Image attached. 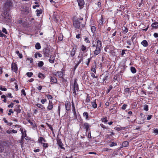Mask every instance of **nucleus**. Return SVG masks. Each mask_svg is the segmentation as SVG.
I'll return each instance as SVG.
<instances>
[{
	"label": "nucleus",
	"instance_id": "obj_24",
	"mask_svg": "<svg viewBox=\"0 0 158 158\" xmlns=\"http://www.w3.org/2000/svg\"><path fill=\"white\" fill-rule=\"evenodd\" d=\"M121 70L120 72V73H123L124 71L125 70V69L127 67V66L125 64H124L122 65L121 67ZM121 75H122L121 74H120Z\"/></svg>",
	"mask_w": 158,
	"mask_h": 158
},
{
	"label": "nucleus",
	"instance_id": "obj_28",
	"mask_svg": "<svg viewBox=\"0 0 158 158\" xmlns=\"http://www.w3.org/2000/svg\"><path fill=\"white\" fill-rule=\"evenodd\" d=\"M109 78V74L108 73L106 74L103 77L102 80L103 81V83L105 81V83H106V81L108 80Z\"/></svg>",
	"mask_w": 158,
	"mask_h": 158
},
{
	"label": "nucleus",
	"instance_id": "obj_18",
	"mask_svg": "<svg viewBox=\"0 0 158 158\" xmlns=\"http://www.w3.org/2000/svg\"><path fill=\"white\" fill-rule=\"evenodd\" d=\"M3 16L4 18L8 19H10V16L8 13L7 11L4 10L3 14Z\"/></svg>",
	"mask_w": 158,
	"mask_h": 158
},
{
	"label": "nucleus",
	"instance_id": "obj_63",
	"mask_svg": "<svg viewBox=\"0 0 158 158\" xmlns=\"http://www.w3.org/2000/svg\"><path fill=\"white\" fill-rule=\"evenodd\" d=\"M144 110L146 111H148V106L145 105L144 106Z\"/></svg>",
	"mask_w": 158,
	"mask_h": 158
},
{
	"label": "nucleus",
	"instance_id": "obj_42",
	"mask_svg": "<svg viewBox=\"0 0 158 158\" xmlns=\"http://www.w3.org/2000/svg\"><path fill=\"white\" fill-rule=\"evenodd\" d=\"M6 95H2L1 97V98H4L3 101L5 103H6L7 102V100L6 99Z\"/></svg>",
	"mask_w": 158,
	"mask_h": 158
},
{
	"label": "nucleus",
	"instance_id": "obj_30",
	"mask_svg": "<svg viewBox=\"0 0 158 158\" xmlns=\"http://www.w3.org/2000/svg\"><path fill=\"white\" fill-rule=\"evenodd\" d=\"M129 144V142L127 141H124L122 143V146L123 147H127Z\"/></svg>",
	"mask_w": 158,
	"mask_h": 158
},
{
	"label": "nucleus",
	"instance_id": "obj_7",
	"mask_svg": "<svg viewBox=\"0 0 158 158\" xmlns=\"http://www.w3.org/2000/svg\"><path fill=\"white\" fill-rule=\"evenodd\" d=\"M12 3L10 1H7L4 4V9L6 10H8L10 9V8L12 7Z\"/></svg>",
	"mask_w": 158,
	"mask_h": 158
},
{
	"label": "nucleus",
	"instance_id": "obj_53",
	"mask_svg": "<svg viewBox=\"0 0 158 158\" xmlns=\"http://www.w3.org/2000/svg\"><path fill=\"white\" fill-rule=\"evenodd\" d=\"M44 140V138L43 137H40L38 139V141L39 143H43L42 141Z\"/></svg>",
	"mask_w": 158,
	"mask_h": 158
},
{
	"label": "nucleus",
	"instance_id": "obj_17",
	"mask_svg": "<svg viewBox=\"0 0 158 158\" xmlns=\"http://www.w3.org/2000/svg\"><path fill=\"white\" fill-rule=\"evenodd\" d=\"M53 108V103L52 101L49 100L47 107L48 110H52Z\"/></svg>",
	"mask_w": 158,
	"mask_h": 158
},
{
	"label": "nucleus",
	"instance_id": "obj_9",
	"mask_svg": "<svg viewBox=\"0 0 158 158\" xmlns=\"http://www.w3.org/2000/svg\"><path fill=\"white\" fill-rule=\"evenodd\" d=\"M18 67L16 63L12 62L11 65V70L16 73H17Z\"/></svg>",
	"mask_w": 158,
	"mask_h": 158
},
{
	"label": "nucleus",
	"instance_id": "obj_39",
	"mask_svg": "<svg viewBox=\"0 0 158 158\" xmlns=\"http://www.w3.org/2000/svg\"><path fill=\"white\" fill-rule=\"evenodd\" d=\"M36 106L39 108L42 109H45V108L44 107L43 105L41 104L37 103L36 104Z\"/></svg>",
	"mask_w": 158,
	"mask_h": 158
},
{
	"label": "nucleus",
	"instance_id": "obj_40",
	"mask_svg": "<svg viewBox=\"0 0 158 158\" xmlns=\"http://www.w3.org/2000/svg\"><path fill=\"white\" fill-rule=\"evenodd\" d=\"M87 94V97H86V98L85 100V102H86L88 103L90 102V97L89 96V95L88 94Z\"/></svg>",
	"mask_w": 158,
	"mask_h": 158
},
{
	"label": "nucleus",
	"instance_id": "obj_6",
	"mask_svg": "<svg viewBox=\"0 0 158 158\" xmlns=\"http://www.w3.org/2000/svg\"><path fill=\"white\" fill-rule=\"evenodd\" d=\"M57 144L59 147L61 149H64V148L63 147L64 144L62 143L61 139L59 138L58 135H57L56 137Z\"/></svg>",
	"mask_w": 158,
	"mask_h": 158
},
{
	"label": "nucleus",
	"instance_id": "obj_48",
	"mask_svg": "<svg viewBox=\"0 0 158 158\" xmlns=\"http://www.w3.org/2000/svg\"><path fill=\"white\" fill-rule=\"evenodd\" d=\"M24 134H23V137L24 138L26 139L27 140V136L26 134V131L25 129H24Z\"/></svg>",
	"mask_w": 158,
	"mask_h": 158
},
{
	"label": "nucleus",
	"instance_id": "obj_12",
	"mask_svg": "<svg viewBox=\"0 0 158 158\" xmlns=\"http://www.w3.org/2000/svg\"><path fill=\"white\" fill-rule=\"evenodd\" d=\"M80 9L83 8L85 5V2L84 0H77Z\"/></svg>",
	"mask_w": 158,
	"mask_h": 158
},
{
	"label": "nucleus",
	"instance_id": "obj_47",
	"mask_svg": "<svg viewBox=\"0 0 158 158\" xmlns=\"http://www.w3.org/2000/svg\"><path fill=\"white\" fill-rule=\"evenodd\" d=\"M91 58H89L86 61L85 63L87 66H89V63L91 60Z\"/></svg>",
	"mask_w": 158,
	"mask_h": 158
},
{
	"label": "nucleus",
	"instance_id": "obj_55",
	"mask_svg": "<svg viewBox=\"0 0 158 158\" xmlns=\"http://www.w3.org/2000/svg\"><path fill=\"white\" fill-rule=\"evenodd\" d=\"M100 125L102 128L105 129H107L108 128L106 126L104 125V124H103L102 123L100 124Z\"/></svg>",
	"mask_w": 158,
	"mask_h": 158
},
{
	"label": "nucleus",
	"instance_id": "obj_61",
	"mask_svg": "<svg viewBox=\"0 0 158 158\" xmlns=\"http://www.w3.org/2000/svg\"><path fill=\"white\" fill-rule=\"evenodd\" d=\"M46 124H47V126L49 127V128L50 129L51 131L52 132L53 131V129L52 126L51 125L48 124V123H46Z\"/></svg>",
	"mask_w": 158,
	"mask_h": 158
},
{
	"label": "nucleus",
	"instance_id": "obj_32",
	"mask_svg": "<svg viewBox=\"0 0 158 158\" xmlns=\"http://www.w3.org/2000/svg\"><path fill=\"white\" fill-rule=\"evenodd\" d=\"M38 77L42 79H44L45 77V75L40 73H39Z\"/></svg>",
	"mask_w": 158,
	"mask_h": 158
},
{
	"label": "nucleus",
	"instance_id": "obj_4",
	"mask_svg": "<svg viewBox=\"0 0 158 158\" xmlns=\"http://www.w3.org/2000/svg\"><path fill=\"white\" fill-rule=\"evenodd\" d=\"M77 79L76 78L74 79V82L73 87V93L75 95H76V91H79V85L77 82Z\"/></svg>",
	"mask_w": 158,
	"mask_h": 158
},
{
	"label": "nucleus",
	"instance_id": "obj_50",
	"mask_svg": "<svg viewBox=\"0 0 158 158\" xmlns=\"http://www.w3.org/2000/svg\"><path fill=\"white\" fill-rule=\"evenodd\" d=\"M109 146L110 147L114 146L117 145V143L116 142H112L110 144H109Z\"/></svg>",
	"mask_w": 158,
	"mask_h": 158
},
{
	"label": "nucleus",
	"instance_id": "obj_5",
	"mask_svg": "<svg viewBox=\"0 0 158 158\" xmlns=\"http://www.w3.org/2000/svg\"><path fill=\"white\" fill-rule=\"evenodd\" d=\"M82 126L83 129L85 130L86 133L87 132L89 131L90 130L91 125L89 123L87 122L85 123L82 124Z\"/></svg>",
	"mask_w": 158,
	"mask_h": 158
},
{
	"label": "nucleus",
	"instance_id": "obj_51",
	"mask_svg": "<svg viewBox=\"0 0 158 158\" xmlns=\"http://www.w3.org/2000/svg\"><path fill=\"white\" fill-rule=\"evenodd\" d=\"M95 66H92L91 67V70L94 72V73H96V69H95Z\"/></svg>",
	"mask_w": 158,
	"mask_h": 158
},
{
	"label": "nucleus",
	"instance_id": "obj_35",
	"mask_svg": "<svg viewBox=\"0 0 158 158\" xmlns=\"http://www.w3.org/2000/svg\"><path fill=\"white\" fill-rule=\"evenodd\" d=\"M35 47L36 49H40L41 46L40 43L38 42L36 43L35 45Z\"/></svg>",
	"mask_w": 158,
	"mask_h": 158
},
{
	"label": "nucleus",
	"instance_id": "obj_2",
	"mask_svg": "<svg viewBox=\"0 0 158 158\" xmlns=\"http://www.w3.org/2000/svg\"><path fill=\"white\" fill-rule=\"evenodd\" d=\"M86 25V22L83 20L82 17H80L73 21V25L76 29H80L81 30L84 28Z\"/></svg>",
	"mask_w": 158,
	"mask_h": 158
},
{
	"label": "nucleus",
	"instance_id": "obj_60",
	"mask_svg": "<svg viewBox=\"0 0 158 158\" xmlns=\"http://www.w3.org/2000/svg\"><path fill=\"white\" fill-rule=\"evenodd\" d=\"M21 93L22 94V95L23 94L24 97L26 96V93L25 92V90L24 89H22V90H21Z\"/></svg>",
	"mask_w": 158,
	"mask_h": 158
},
{
	"label": "nucleus",
	"instance_id": "obj_29",
	"mask_svg": "<svg viewBox=\"0 0 158 158\" xmlns=\"http://www.w3.org/2000/svg\"><path fill=\"white\" fill-rule=\"evenodd\" d=\"M84 41L86 44H89L90 41L89 40L88 36H84Z\"/></svg>",
	"mask_w": 158,
	"mask_h": 158
},
{
	"label": "nucleus",
	"instance_id": "obj_33",
	"mask_svg": "<svg viewBox=\"0 0 158 158\" xmlns=\"http://www.w3.org/2000/svg\"><path fill=\"white\" fill-rule=\"evenodd\" d=\"M36 12L37 16H39L42 13V10L41 9H37L36 10Z\"/></svg>",
	"mask_w": 158,
	"mask_h": 158
},
{
	"label": "nucleus",
	"instance_id": "obj_36",
	"mask_svg": "<svg viewBox=\"0 0 158 158\" xmlns=\"http://www.w3.org/2000/svg\"><path fill=\"white\" fill-rule=\"evenodd\" d=\"M78 63V61H75L74 62V64H75V66L74 67V68L73 69V71H75L76 69L77 68L79 65H77V63Z\"/></svg>",
	"mask_w": 158,
	"mask_h": 158
},
{
	"label": "nucleus",
	"instance_id": "obj_1",
	"mask_svg": "<svg viewBox=\"0 0 158 158\" xmlns=\"http://www.w3.org/2000/svg\"><path fill=\"white\" fill-rule=\"evenodd\" d=\"M95 41L96 42L94 41H93L91 47L95 49L93 53L94 54V56H96L101 52L102 48V44L101 40H98Z\"/></svg>",
	"mask_w": 158,
	"mask_h": 158
},
{
	"label": "nucleus",
	"instance_id": "obj_37",
	"mask_svg": "<svg viewBox=\"0 0 158 158\" xmlns=\"http://www.w3.org/2000/svg\"><path fill=\"white\" fill-rule=\"evenodd\" d=\"M58 40L60 41H62L63 39V36L62 33H60L58 35Z\"/></svg>",
	"mask_w": 158,
	"mask_h": 158
},
{
	"label": "nucleus",
	"instance_id": "obj_57",
	"mask_svg": "<svg viewBox=\"0 0 158 158\" xmlns=\"http://www.w3.org/2000/svg\"><path fill=\"white\" fill-rule=\"evenodd\" d=\"M0 37H4L5 38H6L7 37V36L6 35L3 34L2 31L0 30Z\"/></svg>",
	"mask_w": 158,
	"mask_h": 158
},
{
	"label": "nucleus",
	"instance_id": "obj_26",
	"mask_svg": "<svg viewBox=\"0 0 158 158\" xmlns=\"http://www.w3.org/2000/svg\"><path fill=\"white\" fill-rule=\"evenodd\" d=\"M91 76L93 77V78H96L95 82H98V76H96L93 73H90Z\"/></svg>",
	"mask_w": 158,
	"mask_h": 158
},
{
	"label": "nucleus",
	"instance_id": "obj_43",
	"mask_svg": "<svg viewBox=\"0 0 158 158\" xmlns=\"http://www.w3.org/2000/svg\"><path fill=\"white\" fill-rule=\"evenodd\" d=\"M114 129L116 130L117 131H120L122 130H124V127H116L114 128Z\"/></svg>",
	"mask_w": 158,
	"mask_h": 158
},
{
	"label": "nucleus",
	"instance_id": "obj_46",
	"mask_svg": "<svg viewBox=\"0 0 158 158\" xmlns=\"http://www.w3.org/2000/svg\"><path fill=\"white\" fill-rule=\"evenodd\" d=\"M24 11L26 14H27L29 12V9L28 7H26L24 9Z\"/></svg>",
	"mask_w": 158,
	"mask_h": 158
},
{
	"label": "nucleus",
	"instance_id": "obj_59",
	"mask_svg": "<svg viewBox=\"0 0 158 158\" xmlns=\"http://www.w3.org/2000/svg\"><path fill=\"white\" fill-rule=\"evenodd\" d=\"M122 30L124 32H125L126 33H127V32L128 31V29L125 27H123L122 28Z\"/></svg>",
	"mask_w": 158,
	"mask_h": 158
},
{
	"label": "nucleus",
	"instance_id": "obj_8",
	"mask_svg": "<svg viewBox=\"0 0 158 158\" xmlns=\"http://www.w3.org/2000/svg\"><path fill=\"white\" fill-rule=\"evenodd\" d=\"M72 112L73 113V116H74V118L73 119H77V110H76L74 104L73 103V101H72Z\"/></svg>",
	"mask_w": 158,
	"mask_h": 158
},
{
	"label": "nucleus",
	"instance_id": "obj_41",
	"mask_svg": "<svg viewBox=\"0 0 158 158\" xmlns=\"http://www.w3.org/2000/svg\"><path fill=\"white\" fill-rule=\"evenodd\" d=\"M101 120L102 122H104V123H106L107 122L108 120H107V117L106 116L105 117L102 118L101 119Z\"/></svg>",
	"mask_w": 158,
	"mask_h": 158
},
{
	"label": "nucleus",
	"instance_id": "obj_49",
	"mask_svg": "<svg viewBox=\"0 0 158 158\" xmlns=\"http://www.w3.org/2000/svg\"><path fill=\"white\" fill-rule=\"evenodd\" d=\"M44 64V63L42 61H40L38 63V66L39 67L43 66Z\"/></svg>",
	"mask_w": 158,
	"mask_h": 158
},
{
	"label": "nucleus",
	"instance_id": "obj_21",
	"mask_svg": "<svg viewBox=\"0 0 158 158\" xmlns=\"http://www.w3.org/2000/svg\"><path fill=\"white\" fill-rule=\"evenodd\" d=\"M57 74L59 78L61 79L63 77V72L62 71H57L55 72V74H54L55 76H56Z\"/></svg>",
	"mask_w": 158,
	"mask_h": 158
},
{
	"label": "nucleus",
	"instance_id": "obj_3",
	"mask_svg": "<svg viewBox=\"0 0 158 158\" xmlns=\"http://www.w3.org/2000/svg\"><path fill=\"white\" fill-rule=\"evenodd\" d=\"M72 47V49L69 51V58L73 59L77 49V46L76 45L74 44Z\"/></svg>",
	"mask_w": 158,
	"mask_h": 158
},
{
	"label": "nucleus",
	"instance_id": "obj_62",
	"mask_svg": "<svg viewBox=\"0 0 158 158\" xmlns=\"http://www.w3.org/2000/svg\"><path fill=\"white\" fill-rule=\"evenodd\" d=\"M24 138L23 137V136L22 135L21 137V139L20 141V143L22 144H23L24 143Z\"/></svg>",
	"mask_w": 158,
	"mask_h": 158
},
{
	"label": "nucleus",
	"instance_id": "obj_15",
	"mask_svg": "<svg viewBox=\"0 0 158 158\" xmlns=\"http://www.w3.org/2000/svg\"><path fill=\"white\" fill-rule=\"evenodd\" d=\"M50 79L51 84L57 83V79L54 76H50Z\"/></svg>",
	"mask_w": 158,
	"mask_h": 158
},
{
	"label": "nucleus",
	"instance_id": "obj_56",
	"mask_svg": "<svg viewBox=\"0 0 158 158\" xmlns=\"http://www.w3.org/2000/svg\"><path fill=\"white\" fill-rule=\"evenodd\" d=\"M26 74L28 77H30L33 75V73L32 72H27L26 73Z\"/></svg>",
	"mask_w": 158,
	"mask_h": 158
},
{
	"label": "nucleus",
	"instance_id": "obj_20",
	"mask_svg": "<svg viewBox=\"0 0 158 158\" xmlns=\"http://www.w3.org/2000/svg\"><path fill=\"white\" fill-rule=\"evenodd\" d=\"M83 116L85 118V120H89L90 118L89 116V114L88 112L85 111L83 113Z\"/></svg>",
	"mask_w": 158,
	"mask_h": 158
},
{
	"label": "nucleus",
	"instance_id": "obj_14",
	"mask_svg": "<svg viewBox=\"0 0 158 158\" xmlns=\"http://www.w3.org/2000/svg\"><path fill=\"white\" fill-rule=\"evenodd\" d=\"M80 47V52L81 51L83 53H85L88 51V48L84 44L81 45Z\"/></svg>",
	"mask_w": 158,
	"mask_h": 158
},
{
	"label": "nucleus",
	"instance_id": "obj_13",
	"mask_svg": "<svg viewBox=\"0 0 158 158\" xmlns=\"http://www.w3.org/2000/svg\"><path fill=\"white\" fill-rule=\"evenodd\" d=\"M104 17V16L103 15H102L101 19L98 22V27L99 28H101L103 24Z\"/></svg>",
	"mask_w": 158,
	"mask_h": 158
},
{
	"label": "nucleus",
	"instance_id": "obj_34",
	"mask_svg": "<svg viewBox=\"0 0 158 158\" xmlns=\"http://www.w3.org/2000/svg\"><path fill=\"white\" fill-rule=\"evenodd\" d=\"M130 70L132 73H135L136 72V69L134 67H131L130 68Z\"/></svg>",
	"mask_w": 158,
	"mask_h": 158
},
{
	"label": "nucleus",
	"instance_id": "obj_54",
	"mask_svg": "<svg viewBox=\"0 0 158 158\" xmlns=\"http://www.w3.org/2000/svg\"><path fill=\"white\" fill-rule=\"evenodd\" d=\"M18 22L19 24H21L22 26H24V21H23L22 20H19L18 21Z\"/></svg>",
	"mask_w": 158,
	"mask_h": 158
},
{
	"label": "nucleus",
	"instance_id": "obj_64",
	"mask_svg": "<svg viewBox=\"0 0 158 158\" xmlns=\"http://www.w3.org/2000/svg\"><path fill=\"white\" fill-rule=\"evenodd\" d=\"M14 113V111H13L12 109H10L9 110V112L8 113V115L10 116L11 115V114H13Z\"/></svg>",
	"mask_w": 158,
	"mask_h": 158
},
{
	"label": "nucleus",
	"instance_id": "obj_19",
	"mask_svg": "<svg viewBox=\"0 0 158 158\" xmlns=\"http://www.w3.org/2000/svg\"><path fill=\"white\" fill-rule=\"evenodd\" d=\"M66 110L67 111L71 109V104L70 102H67L65 104Z\"/></svg>",
	"mask_w": 158,
	"mask_h": 158
},
{
	"label": "nucleus",
	"instance_id": "obj_16",
	"mask_svg": "<svg viewBox=\"0 0 158 158\" xmlns=\"http://www.w3.org/2000/svg\"><path fill=\"white\" fill-rule=\"evenodd\" d=\"M61 79V80L60 79V80L61 81L63 84L65 88L67 87L68 86L69 83L67 80L64 78V77H62Z\"/></svg>",
	"mask_w": 158,
	"mask_h": 158
},
{
	"label": "nucleus",
	"instance_id": "obj_38",
	"mask_svg": "<svg viewBox=\"0 0 158 158\" xmlns=\"http://www.w3.org/2000/svg\"><path fill=\"white\" fill-rule=\"evenodd\" d=\"M4 151V147L3 144L0 143V152H2Z\"/></svg>",
	"mask_w": 158,
	"mask_h": 158
},
{
	"label": "nucleus",
	"instance_id": "obj_44",
	"mask_svg": "<svg viewBox=\"0 0 158 158\" xmlns=\"http://www.w3.org/2000/svg\"><path fill=\"white\" fill-rule=\"evenodd\" d=\"M42 146H43L44 148V149H46V148H47L48 147V143H41Z\"/></svg>",
	"mask_w": 158,
	"mask_h": 158
},
{
	"label": "nucleus",
	"instance_id": "obj_58",
	"mask_svg": "<svg viewBox=\"0 0 158 158\" xmlns=\"http://www.w3.org/2000/svg\"><path fill=\"white\" fill-rule=\"evenodd\" d=\"M119 76L118 75H114V78H113V79L114 80L118 81V78H119V77H118Z\"/></svg>",
	"mask_w": 158,
	"mask_h": 158
},
{
	"label": "nucleus",
	"instance_id": "obj_52",
	"mask_svg": "<svg viewBox=\"0 0 158 158\" xmlns=\"http://www.w3.org/2000/svg\"><path fill=\"white\" fill-rule=\"evenodd\" d=\"M46 96L47 97L48 99L49 100H52L53 98L52 96L50 94H46Z\"/></svg>",
	"mask_w": 158,
	"mask_h": 158
},
{
	"label": "nucleus",
	"instance_id": "obj_23",
	"mask_svg": "<svg viewBox=\"0 0 158 158\" xmlns=\"http://www.w3.org/2000/svg\"><path fill=\"white\" fill-rule=\"evenodd\" d=\"M141 44L144 47H147L148 45V44L146 40H143L141 43Z\"/></svg>",
	"mask_w": 158,
	"mask_h": 158
},
{
	"label": "nucleus",
	"instance_id": "obj_45",
	"mask_svg": "<svg viewBox=\"0 0 158 158\" xmlns=\"http://www.w3.org/2000/svg\"><path fill=\"white\" fill-rule=\"evenodd\" d=\"M38 56L39 57H42V55L40 52H36L35 54V57L36 58H37V57Z\"/></svg>",
	"mask_w": 158,
	"mask_h": 158
},
{
	"label": "nucleus",
	"instance_id": "obj_22",
	"mask_svg": "<svg viewBox=\"0 0 158 158\" xmlns=\"http://www.w3.org/2000/svg\"><path fill=\"white\" fill-rule=\"evenodd\" d=\"M152 27L155 29L158 28V22L155 21L151 24Z\"/></svg>",
	"mask_w": 158,
	"mask_h": 158
},
{
	"label": "nucleus",
	"instance_id": "obj_25",
	"mask_svg": "<svg viewBox=\"0 0 158 158\" xmlns=\"http://www.w3.org/2000/svg\"><path fill=\"white\" fill-rule=\"evenodd\" d=\"M55 59V58L54 56L51 55L50 56V58L49 59V61L50 63L52 64L54 62Z\"/></svg>",
	"mask_w": 158,
	"mask_h": 158
},
{
	"label": "nucleus",
	"instance_id": "obj_10",
	"mask_svg": "<svg viewBox=\"0 0 158 158\" xmlns=\"http://www.w3.org/2000/svg\"><path fill=\"white\" fill-rule=\"evenodd\" d=\"M21 108L20 105H16L15 109L14 110V111L16 112L17 114H18L21 113Z\"/></svg>",
	"mask_w": 158,
	"mask_h": 158
},
{
	"label": "nucleus",
	"instance_id": "obj_27",
	"mask_svg": "<svg viewBox=\"0 0 158 158\" xmlns=\"http://www.w3.org/2000/svg\"><path fill=\"white\" fill-rule=\"evenodd\" d=\"M91 105H92V106L94 108H96L97 107V104L96 103V100L95 99L93 102H91Z\"/></svg>",
	"mask_w": 158,
	"mask_h": 158
},
{
	"label": "nucleus",
	"instance_id": "obj_11",
	"mask_svg": "<svg viewBox=\"0 0 158 158\" xmlns=\"http://www.w3.org/2000/svg\"><path fill=\"white\" fill-rule=\"evenodd\" d=\"M44 54V56L48 57L50 54V50L48 48L43 50Z\"/></svg>",
	"mask_w": 158,
	"mask_h": 158
},
{
	"label": "nucleus",
	"instance_id": "obj_31",
	"mask_svg": "<svg viewBox=\"0 0 158 158\" xmlns=\"http://www.w3.org/2000/svg\"><path fill=\"white\" fill-rule=\"evenodd\" d=\"M96 27L95 26H91V32L93 34H94L96 31Z\"/></svg>",
	"mask_w": 158,
	"mask_h": 158
}]
</instances>
